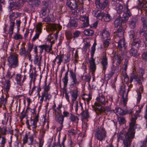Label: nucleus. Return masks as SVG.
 <instances>
[{"mask_svg":"<svg viewBox=\"0 0 147 147\" xmlns=\"http://www.w3.org/2000/svg\"><path fill=\"white\" fill-rule=\"evenodd\" d=\"M131 15V13L128 8V6H126L124 7L122 17H118L114 21V24L115 28H117L119 26V28H123L122 26L125 24V23Z\"/></svg>","mask_w":147,"mask_h":147,"instance_id":"nucleus-1","label":"nucleus"},{"mask_svg":"<svg viewBox=\"0 0 147 147\" xmlns=\"http://www.w3.org/2000/svg\"><path fill=\"white\" fill-rule=\"evenodd\" d=\"M134 120L133 119L132 121L129 123V127L127 134L128 136L123 140L124 147H131L132 140L134 137L136 127H135V121L133 122ZM135 120L134 119V120Z\"/></svg>","mask_w":147,"mask_h":147,"instance_id":"nucleus-2","label":"nucleus"},{"mask_svg":"<svg viewBox=\"0 0 147 147\" xmlns=\"http://www.w3.org/2000/svg\"><path fill=\"white\" fill-rule=\"evenodd\" d=\"M133 86V85L131 84L128 87L127 90L126 86L123 85L121 86L119 92V95L121 98V100L122 101V102L124 107H125L127 104V96L128 92L130 90V88Z\"/></svg>","mask_w":147,"mask_h":147,"instance_id":"nucleus-3","label":"nucleus"},{"mask_svg":"<svg viewBox=\"0 0 147 147\" xmlns=\"http://www.w3.org/2000/svg\"><path fill=\"white\" fill-rule=\"evenodd\" d=\"M58 26L57 25H52L51 28L52 31H56L55 33L50 34L48 36L47 40L50 43V46L52 47V44L54 43L55 40H56L59 33V31L58 30Z\"/></svg>","mask_w":147,"mask_h":147,"instance_id":"nucleus-4","label":"nucleus"},{"mask_svg":"<svg viewBox=\"0 0 147 147\" xmlns=\"http://www.w3.org/2000/svg\"><path fill=\"white\" fill-rule=\"evenodd\" d=\"M9 67L15 68L19 65L18 57L15 55H10L7 59Z\"/></svg>","mask_w":147,"mask_h":147,"instance_id":"nucleus-5","label":"nucleus"},{"mask_svg":"<svg viewBox=\"0 0 147 147\" xmlns=\"http://www.w3.org/2000/svg\"><path fill=\"white\" fill-rule=\"evenodd\" d=\"M142 28L139 30V34L141 36L144 37L146 41L147 40V23L146 19L144 17L141 18Z\"/></svg>","mask_w":147,"mask_h":147,"instance_id":"nucleus-6","label":"nucleus"},{"mask_svg":"<svg viewBox=\"0 0 147 147\" xmlns=\"http://www.w3.org/2000/svg\"><path fill=\"white\" fill-rule=\"evenodd\" d=\"M83 3L82 0H67L66 4L71 10H74Z\"/></svg>","mask_w":147,"mask_h":147,"instance_id":"nucleus-7","label":"nucleus"},{"mask_svg":"<svg viewBox=\"0 0 147 147\" xmlns=\"http://www.w3.org/2000/svg\"><path fill=\"white\" fill-rule=\"evenodd\" d=\"M39 114H38L34 117L33 119L30 118V123L29 120L27 119L26 121V123L27 126V128L30 129V127L32 126L33 129H35L37 127V123L39 121Z\"/></svg>","mask_w":147,"mask_h":147,"instance_id":"nucleus-8","label":"nucleus"},{"mask_svg":"<svg viewBox=\"0 0 147 147\" xmlns=\"http://www.w3.org/2000/svg\"><path fill=\"white\" fill-rule=\"evenodd\" d=\"M107 132L104 128L102 127L101 130L97 131L95 135L96 138L99 141L104 140L106 136Z\"/></svg>","mask_w":147,"mask_h":147,"instance_id":"nucleus-9","label":"nucleus"},{"mask_svg":"<svg viewBox=\"0 0 147 147\" xmlns=\"http://www.w3.org/2000/svg\"><path fill=\"white\" fill-rule=\"evenodd\" d=\"M90 51L91 59L89 61L91 69L93 71H95L96 69V65L95 64V59L93 58L96 50V48L91 47Z\"/></svg>","mask_w":147,"mask_h":147,"instance_id":"nucleus-10","label":"nucleus"},{"mask_svg":"<svg viewBox=\"0 0 147 147\" xmlns=\"http://www.w3.org/2000/svg\"><path fill=\"white\" fill-rule=\"evenodd\" d=\"M70 77L71 78L72 81L69 85L70 87H73L74 86L76 87L78 85L80 82L78 80L75 72H74L73 69L70 71Z\"/></svg>","mask_w":147,"mask_h":147,"instance_id":"nucleus-11","label":"nucleus"},{"mask_svg":"<svg viewBox=\"0 0 147 147\" xmlns=\"http://www.w3.org/2000/svg\"><path fill=\"white\" fill-rule=\"evenodd\" d=\"M92 108L94 110L97 116H99L102 112V106L99 103L95 102L94 105H92Z\"/></svg>","mask_w":147,"mask_h":147,"instance_id":"nucleus-12","label":"nucleus"},{"mask_svg":"<svg viewBox=\"0 0 147 147\" xmlns=\"http://www.w3.org/2000/svg\"><path fill=\"white\" fill-rule=\"evenodd\" d=\"M102 69V73L105 75L106 70L108 67V58L106 55L103 56L101 62Z\"/></svg>","mask_w":147,"mask_h":147,"instance_id":"nucleus-13","label":"nucleus"},{"mask_svg":"<svg viewBox=\"0 0 147 147\" xmlns=\"http://www.w3.org/2000/svg\"><path fill=\"white\" fill-rule=\"evenodd\" d=\"M123 57L121 54L115 53L113 57V61L112 64L115 63L117 65L119 66L121 63L122 60L123 59Z\"/></svg>","mask_w":147,"mask_h":147,"instance_id":"nucleus-14","label":"nucleus"},{"mask_svg":"<svg viewBox=\"0 0 147 147\" xmlns=\"http://www.w3.org/2000/svg\"><path fill=\"white\" fill-rule=\"evenodd\" d=\"M117 43L118 44L117 48L119 50L123 51L126 49L127 46L126 45V43L124 38H122L120 39Z\"/></svg>","mask_w":147,"mask_h":147,"instance_id":"nucleus-15","label":"nucleus"},{"mask_svg":"<svg viewBox=\"0 0 147 147\" xmlns=\"http://www.w3.org/2000/svg\"><path fill=\"white\" fill-rule=\"evenodd\" d=\"M142 42L140 39L137 37L131 40V47H134L138 48L141 46Z\"/></svg>","mask_w":147,"mask_h":147,"instance_id":"nucleus-16","label":"nucleus"},{"mask_svg":"<svg viewBox=\"0 0 147 147\" xmlns=\"http://www.w3.org/2000/svg\"><path fill=\"white\" fill-rule=\"evenodd\" d=\"M78 86L77 85L76 87L74 86L73 87H71V88H74V89L70 92L71 94L72 100L73 102L76 101L78 96V91L77 87Z\"/></svg>","mask_w":147,"mask_h":147,"instance_id":"nucleus-17","label":"nucleus"},{"mask_svg":"<svg viewBox=\"0 0 147 147\" xmlns=\"http://www.w3.org/2000/svg\"><path fill=\"white\" fill-rule=\"evenodd\" d=\"M104 13L101 10L96 9L93 11L92 15L97 19L99 20H102L104 16Z\"/></svg>","mask_w":147,"mask_h":147,"instance_id":"nucleus-18","label":"nucleus"},{"mask_svg":"<svg viewBox=\"0 0 147 147\" xmlns=\"http://www.w3.org/2000/svg\"><path fill=\"white\" fill-rule=\"evenodd\" d=\"M55 120L57 122L61 125L59 128L61 130L63 127V123L64 121V116L62 114L57 115L55 117Z\"/></svg>","mask_w":147,"mask_h":147,"instance_id":"nucleus-19","label":"nucleus"},{"mask_svg":"<svg viewBox=\"0 0 147 147\" xmlns=\"http://www.w3.org/2000/svg\"><path fill=\"white\" fill-rule=\"evenodd\" d=\"M133 80L137 81L138 83H140L141 81V79L138 76L137 73L134 71H133L130 74V82L131 83Z\"/></svg>","mask_w":147,"mask_h":147,"instance_id":"nucleus-20","label":"nucleus"},{"mask_svg":"<svg viewBox=\"0 0 147 147\" xmlns=\"http://www.w3.org/2000/svg\"><path fill=\"white\" fill-rule=\"evenodd\" d=\"M97 101L104 105H107L108 103V100H106L104 96L102 94L99 95L98 97L96 98Z\"/></svg>","mask_w":147,"mask_h":147,"instance_id":"nucleus-21","label":"nucleus"},{"mask_svg":"<svg viewBox=\"0 0 147 147\" xmlns=\"http://www.w3.org/2000/svg\"><path fill=\"white\" fill-rule=\"evenodd\" d=\"M138 22V20L136 17L132 18L129 22V26L132 29L135 28Z\"/></svg>","mask_w":147,"mask_h":147,"instance_id":"nucleus-22","label":"nucleus"},{"mask_svg":"<svg viewBox=\"0 0 147 147\" xmlns=\"http://www.w3.org/2000/svg\"><path fill=\"white\" fill-rule=\"evenodd\" d=\"M113 111L116 114L120 115H124L127 113L126 111L124 110L119 107L117 106L115 107V109L113 110Z\"/></svg>","mask_w":147,"mask_h":147,"instance_id":"nucleus-23","label":"nucleus"},{"mask_svg":"<svg viewBox=\"0 0 147 147\" xmlns=\"http://www.w3.org/2000/svg\"><path fill=\"white\" fill-rule=\"evenodd\" d=\"M119 97L117 95L112 96H109L108 98V102L110 101L111 102L110 105L112 104V102H113L115 105H116L118 102L119 100Z\"/></svg>","mask_w":147,"mask_h":147,"instance_id":"nucleus-24","label":"nucleus"},{"mask_svg":"<svg viewBox=\"0 0 147 147\" xmlns=\"http://www.w3.org/2000/svg\"><path fill=\"white\" fill-rule=\"evenodd\" d=\"M28 3L33 7H38L40 4L39 0H28Z\"/></svg>","mask_w":147,"mask_h":147,"instance_id":"nucleus-25","label":"nucleus"},{"mask_svg":"<svg viewBox=\"0 0 147 147\" xmlns=\"http://www.w3.org/2000/svg\"><path fill=\"white\" fill-rule=\"evenodd\" d=\"M115 10L119 14H121L123 11V6L121 4L117 3L115 5Z\"/></svg>","mask_w":147,"mask_h":147,"instance_id":"nucleus-26","label":"nucleus"},{"mask_svg":"<svg viewBox=\"0 0 147 147\" xmlns=\"http://www.w3.org/2000/svg\"><path fill=\"white\" fill-rule=\"evenodd\" d=\"M12 69V68L9 67L7 71V74L6 75V78H9V79L11 78L15 74V70H13V72L11 71Z\"/></svg>","mask_w":147,"mask_h":147,"instance_id":"nucleus-27","label":"nucleus"},{"mask_svg":"<svg viewBox=\"0 0 147 147\" xmlns=\"http://www.w3.org/2000/svg\"><path fill=\"white\" fill-rule=\"evenodd\" d=\"M43 20L45 22H54L55 21L54 16L50 14L48 15L46 17L43 19Z\"/></svg>","mask_w":147,"mask_h":147,"instance_id":"nucleus-28","label":"nucleus"},{"mask_svg":"<svg viewBox=\"0 0 147 147\" xmlns=\"http://www.w3.org/2000/svg\"><path fill=\"white\" fill-rule=\"evenodd\" d=\"M137 73L139 75V77L141 80L143 78V76L145 74V70L144 69L139 67L137 70Z\"/></svg>","mask_w":147,"mask_h":147,"instance_id":"nucleus-29","label":"nucleus"},{"mask_svg":"<svg viewBox=\"0 0 147 147\" xmlns=\"http://www.w3.org/2000/svg\"><path fill=\"white\" fill-rule=\"evenodd\" d=\"M134 47H131L130 51V54L131 56L134 57H137L138 55L137 53V49L134 48Z\"/></svg>","mask_w":147,"mask_h":147,"instance_id":"nucleus-30","label":"nucleus"},{"mask_svg":"<svg viewBox=\"0 0 147 147\" xmlns=\"http://www.w3.org/2000/svg\"><path fill=\"white\" fill-rule=\"evenodd\" d=\"M6 141L5 137L0 136V147H4Z\"/></svg>","mask_w":147,"mask_h":147,"instance_id":"nucleus-31","label":"nucleus"},{"mask_svg":"<svg viewBox=\"0 0 147 147\" xmlns=\"http://www.w3.org/2000/svg\"><path fill=\"white\" fill-rule=\"evenodd\" d=\"M124 30L123 28H119L116 32V35L119 37H122L124 36Z\"/></svg>","mask_w":147,"mask_h":147,"instance_id":"nucleus-32","label":"nucleus"},{"mask_svg":"<svg viewBox=\"0 0 147 147\" xmlns=\"http://www.w3.org/2000/svg\"><path fill=\"white\" fill-rule=\"evenodd\" d=\"M90 44L88 42H86L84 44V45L82 48V51L84 53H85L87 50L88 48H89Z\"/></svg>","mask_w":147,"mask_h":147,"instance_id":"nucleus-33","label":"nucleus"},{"mask_svg":"<svg viewBox=\"0 0 147 147\" xmlns=\"http://www.w3.org/2000/svg\"><path fill=\"white\" fill-rule=\"evenodd\" d=\"M109 3V0H104L102 3H101L99 7L102 9H104Z\"/></svg>","mask_w":147,"mask_h":147,"instance_id":"nucleus-34","label":"nucleus"},{"mask_svg":"<svg viewBox=\"0 0 147 147\" xmlns=\"http://www.w3.org/2000/svg\"><path fill=\"white\" fill-rule=\"evenodd\" d=\"M104 20L106 22H109L112 19V17L108 13H104V16L103 18Z\"/></svg>","mask_w":147,"mask_h":147,"instance_id":"nucleus-35","label":"nucleus"},{"mask_svg":"<svg viewBox=\"0 0 147 147\" xmlns=\"http://www.w3.org/2000/svg\"><path fill=\"white\" fill-rule=\"evenodd\" d=\"M10 81L9 80H6L5 81V89L7 92H8L9 90L11 84Z\"/></svg>","mask_w":147,"mask_h":147,"instance_id":"nucleus-36","label":"nucleus"},{"mask_svg":"<svg viewBox=\"0 0 147 147\" xmlns=\"http://www.w3.org/2000/svg\"><path fill=\"white\" fill-rule=\"evenodd\" d=\"M15 24V22L13 21L11 22H10V26L9 29V34H10L11 36L13 33L14 26Z\"/></svg>","mask_w":147,"mask_h":147,"instance_id":"nucleus-37","label":"nucleus"},{"mask_svg":"<svg viewBox=\"0 0 147 147\" xmlns=\"http://www.w3.org/2000/svg\"><path fill=\"white\" fill-rule=\"evenodd\" d=\"M141 112V110L140 109H139V110H137L136 111V113H137L136 115L132 116V117L131 120V122L130 123H131V121H132V120H133V119H134L133 120V122H134V119H135V127H136V119H137L138 116V114L139 113H140Z\"/></svg>","mask_w":147,"mask_h":147,"instance_id":"nucleus-38","label":"nucleus"},{"mask_svg":"<svg viewBox=\"0 0 147 147\" xmlns=\"http://www.w3.org/2000/svg\"><path fill=\"white\" fill-rule=\"evenodd\" d=\"M65 55L61 54L60 55H57L56 57V59H58L59 61L57 62V63L58 64V65H59L61 63L63 62V58Z\"/></svg>","mask_w":147,"mask_h":147,"instance_id":"nucleus-39","label":"nucleus"},{"mask_svg":"<svg viewBox=\"0 0 147 147\" xmlns=\"http://www.w3.org/2000/svg\"><path fill=\"white\" fill-rule=\"evenodd\" d=\"M101 33V36L104 38H108L110 36L109 32L105 29L102 30Z\"/></svg>","mask_w":147,"mask_h":147,"instance_id":"nucleus-40","label":"nucleus"},{"mask_svg":"<svg viewBox=\"0 0 147 147\" xmlns=\"http://www.w3.org/2000/svg\"><path fill=\"white\" fill-rule=\"evenodd\" d=\"M129 37L131 40L137 37L135 35V33L134 30H131L128 32Z\"/></svg>","mask_w":147,"mask_h":147,"instance_id":"nucleus-41","label":"nucleus"},{"mask_svg":"<svg viewBox=\"0 0 147 147\" xmlns=\"http://www.w3.org/2000/svg\"><path fill=\"white\" fill-rule=\"evenodd\" d=\"M93 30L90 29H86L84 30V32L85 35L87 36H91L94 34Z\"/></svg>","mask_w":147,"mask_h":147,"instance_id":"nucleus-42","label":"nucleus"},{"mask_svg":"<svg viewBox=\"0 0 147 147\" xmlns=\"http://www.w3.org/2000/svg\"><path fill=\"white\" fill-rule=\"evenodd\" d=\"M114 74V73L113 71H111L108 74L106 75L105 74H104L105 80L108 81L111 78Z\"/></svg>","mask_w":147,"mask_h":147,"instance_id":"nucleus-43","label":"nucleus"},{"mask_svg":"<svg viewBox=\"0 0 147 147\" xmlns=\"http://www.w3.org/2000/svg\"><path fill=\"white\" fill-rule=\"evenodd\" d=\"M28 3V0H18V4L16 6V7L18 8H20L23 5L24 3L25 2Z\"/></svg>","mask_w":147,"mask_h":147,"instance_id":"nucleus-44","label":"nucleus"},{"mask_svg":"<svg viewBox=\"0 0 147 147\" xmlns=\"http://www.w3.org/2000/svg\"><path fill=\"white\" fill-rule=\"evenodd\" d=\"M76 10H74V11H72V13H73V15L75 16H78L81 14V12L83 13L82 10L81 9L78 8V7L76 9Z\"/></svg>","mask_w":147,"mask_h":147,"instance_id":"nucleus-45","label":"nucleus"},{"mask_svg":"<svg viewBox=\"0 0 147 147\" xmlns=\"http://www.w3.org/2000/svg\"><path fill=\"white\" fill-rule=\"evenodd\" d=\"M80 114L82 116L83 118L84 119H87L89 116L88 111L86 110L82 111Z\"/></svg>","mask_w":147,"mask_h":147,"instance_id":"nucleus-46","label":"nucleus"},{"mask_svg":"<svg viewBox=\"0 0 147 147\" xmlns=\"http://www.w3.org/2000/svg\"><path fill=\"white\" fill-rule=\"evenodd\" d=\"M69 24L71 27H77L78 24L75 20L71 19L70 21Z\"/></svg>","mask_w":147,"mask_h":147,"instance_id":"nucleus-47","label":"nucleus"},{"mask_svg":"<svg viewBox=\"0 0 147 147\" xmlns=\"http://www.w3.org/2000/svg\"><path fill=\"white\" fill-rule=\"evenodd\" d=\"M111 110L109 106H106L105 107H103L102 112L104 113L106 115L108 114V113H111Z\"/></svg>","mask_w":147,"mask_h":147,"instance_id":"nucleus-48","label":"nucleus"},{"mask_svg":"<svg viewBox=\"0 0 147 147\" xmlns=\"http://www.w3.org/2000/svg\"><path fill=\"white\" fill-rule=\"evenodd\" d=\"M41 12L42 15L43 16H45L47 14V13H49L50 11L47 9V6H46L45 7H43Z\"/></svg>","mask_w":147,"mask_h":147,"instance_id":"nucleus-49","label":"nucleus"},{"mask_svg":"<svg viewBox=\"0 0 147 147\" xmlns=\"http://www.w3.org/2000/svg\"><path fill=\"white\" fill-rule=\"evenodd\" d=\"M45 85L44 86V92L46 93H48V91L50 90V87L49 85L50 84H49L47 86V80H46L45 82Z\"/></svg>","mask_w":147,"mask_h":147,"instance_id":"nucleus-50","label":"nucleus"},{"mask_svg":"<svg viewBox=\"0 0 147 147\" xmlns=\"http://www.w3.org/2000/svg\"><path fill=\"white\" fill-rule=\"evenodd\" d=\"M70 119L71 121L74 122L78 121V118L77 116H75L74 115L71 114V115L70 117Z\"/></svg>","mask_w":147,"mask_h":147,"instance_id":"nucleus-51","label":"nucleus"},{"mask_svg":"<svg viewBox=\"0 0 147 147\" xmlns=\"http://www.w3.org/2000/svg\"><path fill=\"white\" fill-rule=\"evenodd\" d=\"M111 40L109 39H107L105 40L103 42V44L104 47H107L111 43Z\"/></svg>","mask_w":147,"mask_h":147,"instance_id":"nucleus-52","label":"nucleus"},{"mask_svg":"<svg viewBox=\"0 0 147 147\" xmlns=\"http://www.w3.org/2000/svg\"><path fill=\"white\" fill-rule=\"evenodd\" d=\"M142 58L144 61H147V49L142 53Z\"/></svg>","mask_w":147,"mask_h":147,"instance_id":"nucleus-53","label":"nucleus"},{"mask_svg":"<svg viewBox=\"0 0 147 147\" xmlns=\"http://www.w3.org/2000/svg\"><path fill=\"white\" fill-rule=\"evenodd\" d=\"M46 47V45H40L38 46V47L39 48V53L40 54L42 53L43 50Z\"/></svg>","mask_w":147,"mask_h":147,"instance_id":"nucleus-54","label":"nucleus"},{"mask_svg":"<svg viewBox=\"0 0 147 147\" xmlns=\"http://www.w3.org/2000/svg\"><path fill=\"white\" fill-rule=\"evenodd\" d=\"M80 34V32L78 30L76 31L73 33L74 36H73V38L74 39L78 38Z\"/></svg>","mask_w":147,"mask_h":147,"instance_id":"nucleus-55","label":"nucleus"},{"mask_svg":"<svg viewBox=\"0 0 147 147\" xmlns=\"http://www.w3.org/2000/svg\"><path fill=\"white\" fill-rule=\"evenodd\" d=\"M67 37L69 39H71L73 38V34L72 32L70 31H67L66 32Z\"/></svg>","mask_w":147,"mask_h":147,"instance_id":"nucleus-56","label":"nucleus"},{"mask_svg":"<svg viewBox=\"0 0 147 147\" xmlns=\"http://www.w3.org/2000/svg\"><path fill=\"white\" fill-rule=\"evenodd\" d=\"M7 128H0V134L2 135H5L7 134Z\"/></svg>","mask_w":147,"mask_h":147,"instance_id":"nucleus-57","label":"nucleus"},{"mask_svg":"<svg viewBox=\"0 0 147 147\" xmlns=\"http://www.w3.org/2000/svg\"><path fill=\"white\" fill-rule=\"evenodd\" d=\"M15 5L13 1H12V2H11L10 3L9 7L8 8V10L9 11H11L12 10H13V7Z\"/></svg>","mask_w":147,"mask_h":147,"instance_id":"nucleus-58","label":"nucleus"},{"mask_svg":"<svg viewBox=\"0 0 147 147\" xmlns=\"http://www.w3.org/2000/svg\"><path fill=\"white\" fill-rule=\"evenodd\" d=\"M123 76L124 78V81L126 83H127L129 80V77L127 74L126 72H124L123 74Z\"/></svg>","mask_w":147,"mask_h":147,"instance_id":"nucleus-59","label":"nucleus"},{"mask_svg":"<svg viewBox=\"0 0 147 147\" xmlns=\"http://www.w3.org/2000/svg\"><path fill=\"white\" fill-rule=\"evenodd\" d=\"M89 19H87L86 21L83 22L82 25V28L87 27L89 26Z\"/></svg>","mask_w":147,"mask_h":147,"instance_id":"nucleus-60","label":"nucleus"},{"mask_svg":"<svg viewBox=\"0 0 147 147\" xmlns=\"http://www.w3.org/2000/svg\"><path fill=\"white\" fill-rule=\"evenodd\" d=\"M137 103L138 104L140 103V100L141 99L142 95L141 93L139 91L137 93Z\"/></svg>","mask_w":147,"mask_h":147,"instance_id":"nucleus-61","label":"nucleus"},{"mask_svg":"<svg viewBox=\"0 0 147 147\" xmlns=\"http://www.w3.org/2000/svg\"><path fill=\"white\" fill-rule=\"evenodd\" d=\"M25 107H24L23 111L21 113V115L20 116V119L22 120L26 117V113H24Z\"/></svg>","mask_w":147,"mask_h":147,"instance_id":"nucleus-62","label":"nucleus"},{"mask_svg":"<svg viewBox=\"0 0 147 147\" xmlns=\"http://www.w3.org/2000/svg\"><path fill=\"white\" fill-rule=\"evenodd\" d=\"M0 99V104H3L4 103H5L7 100V97H6L5 98H4L3 96H1Z\"/></svg>","mask_w":147,"mask_h":147,"instance_id":"nucleus-63","label":"nucleus"},{"mask_svg":"<svg viewBox=\"0 0 147 147\" xmlns=\"http://www.w3.org/2000/svg\"><path fill=\"white\" fill-rule=\"evenodd\" d=\"M13 38L16 40H18L22 38V36L21 34H16L14 36Z\"/></svg>","mask_w":147,"mask_h":147,"instance_id":"nucleus-64","label":"nucleus"}]
</instances>
